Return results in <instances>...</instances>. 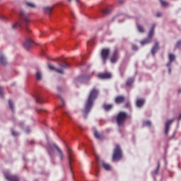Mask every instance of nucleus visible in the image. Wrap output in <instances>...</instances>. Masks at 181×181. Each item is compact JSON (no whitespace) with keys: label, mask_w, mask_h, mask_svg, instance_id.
Here are the masks:
<instances>
[{"label":"nucleus","mask_w":181,"mask_h":181,"mask_svg":"<svg viewBox=\"0 0 181 181\" xmlns=\"http://www.w3.org/2000/svg\"><path fill=\"white\" fill-rule=\"evenodd\" d=\"M98 95V90L96 88H93L90 91L88 98V100L86 103V105L84 106V109L83 110L85 117H86L87 115L91 110L93 103H94V100L97 98Z\"/></svg>","instance_id":"nucleus-1"},{"label":"nucleus","mask_w":181,"mask_h":181,"mask_svg":"<svg viewBox=\"0 0 181 181\" xmlns=\"http://www.w3.org/2000/svg\"><path fill=\"white\" fill-rule=\"evenodd\" d=\"M20 16H21L20 21L15 23L13 25V28L16 29L18 27L22 28L23 26H24L27 31H30L28 28V24L30 21L29 16L25 14L24 13V11H21V13H20Z\"/></svg>","instance_id":"nucleus-2"},{"label":"nucleus","mask_w":181,"mask_h":181,"mask_svg":"<svg viewBox=\"0 0 181 181\" xmlns=\"http://www.w3.org/2000/svg\"><path fill=\"white\" fill-rule=\"evenodd\" d=\"M122 156H123V154H122L121 147L119 144H117L114 149L112 159L113 160H120V159H122Z\"/></svg>","instance_id":"nucleus-3"},{"label":"nucleus","mask_w":181,"mask_h":181,"mask_svg":"<svg viewBox=\"0 0 181 181\" xmlns=\"http://www.w3.org/2000/svg\"><path fill=\"white\" fill-rule=\"evenodd\" d=\"M59 66L60 67H62V69H57L55 67H54L52 65H49L48 67L51 69V70H54L56 71L57 73L59 74H64V71L63 70V69H67L70 66V64L66 63V62H63L62 63H59Z\"/></svg>","instance_id":"nucleus-4"},{"label":"nucleus","mask_w":181,"mask_h":181,"mask_svg":"<svg viewBox=\"0 0 181 181\" xmlns=\"http://www.w3.org/2000/svg\"><path fill=\"white\" fill-rule=\"evenodd\" d=\"M53 146L55 148V149H57V152H58V155H59V157L60 158V160H64V153L63 151L59 148V147L56 145V144H54L53 146H51L48 150V152L50 155V156H53L54 155V148H53Z\"/></svg>","instance_id":"nucleus-5"},{"label":"nucleus","mask_w":181,"mask_h":181,"mask_svg":"<svg viewBox=\"0 0 181 181\" xmlns=\"http://www.w3.org/2000/svg\"><path fill=\"white\" fill-rule=\"evenodd\" d=\"M156 27V24H153V25H151V29H150V32H148V37L146 39L143 40V41L140 42L141 43V45H144L151 42Z\"/></svg>","instance_id":"nucleus-6"},{"label":"nucleus","mask_w":181,"mask_h":181,"mask_svg":"<svg viewBox=\"0 0 181 181\" xmlns=\"http://www.w3.org/2000/svg\"><path fill=\"white\" fill-rule=\"evenodd\" d=\"M127 118V114L124 112H120L117 117V122L118 126L121 127L124 124Z\"/></svg>","instance_id":"nucleus-7"},{"label":"nucleus","mask_w":181,"mask_h":181,"mask_svg":"<svg viewBox=\"0 0 181 181\" xmlns=\"http://www.w3.org/2000/svg\"><path fill=\"white\" fill-rule=\"evenodd\" d=\"M4 176L6 180H8V181H20V178L18 176L15 175H11L8 172H5Z\"/></svg>","instance_id":"nucleus-8"},{"label":"nucleus","mask_w":181,"mask_h":181,"mask_svg":"<svg viewBox=\"0 0 181 181\" xmlns=\"http://www.w3.org/2000/svg\"><path fill=\"white\" fill-rule=\"evenodd\" d=\"M110 49H103L101 52V57L105 64H106V61L110 55Z\"/></svg>","instance_id":"nucleus-9"},{"label":"nucleus","mask_w":181,"mask_h":181,"mask_svg":"<svg viewBox=\"0 0 181 181\" xmlns=\"http://www.w3.org/2000/svg\"><path fill=\"white\" fill-rule=\"evenodd\" d=\"M119 59V49L117 47H115L114 49V52L112 53V57H111V62L115 63Z\"/></svg>","instance_id":"nucleus-10"},{"label":"nucleus","mask_w":181,"mask_h":181,"mask_svg":"<svg viewBox=\"0 0 181 181\" xmlns=\"http://www.w3.org/2000/svg\"><path fill=\"white\" fill-rule=\"evenodd\" d=\"M98 77L101 79H109L112 78V74L108 72L100 73L98 74Z\"/></svg>","instance_id":"nucleus-11"},{"label":"nucleus","mask_w":181,"mask_h":181,"mask_svg":"<svg viewBox=\"0 0 181 181\" xmlns=\"http://www.w3.org/2000/svg\"><path fill=\"white\" fill-rule=\"evenodd\" d=\"M174 122V119H168L167 120V122H165V135H168V132H169V129H170V126L171 125V124Z\"/></svg>","instance_id":"nucleus-12"},{"label":"nucleus","mask_w":181,"mask_h":181,"mask_svg":"<svg viewBox=\"0 0 181 181\" xmlns=\"http://www.w3.org/2000/svg\"><path fill=\"white\" fill-rule=\"evenodd\" d=\"M125 100H126L125 97H124V96H122V95H118V96H117V97L115 98V103H116L117 104L123 103L125 102Z\"/></svg>","instance_id":"nucleus-13"},{"label":"nucleus","mask_w":181,"mask_h":181,"mask_svg":"<svg viewBox=\"0 0 181 181\" xmlns=\"http://www.w3.org/2000/svg\"><path fill=\"white\" fill-rule=\"evenodd\" d=\"M168 59L170 60V62L167 63L166 64L167 67H170L171 66L172 62L175 60V56L173 54H170L168 55Z\"/></svg>","instance_id":"nucleus-14"},{"label":"nucleus","mask_w":181,"mask_h":181,"mask_svg":"<svg viewBox=\"0 0 181 181\" xmlns=\"http://www.w3.org/2000/svg\"><path fill=\"white\" fill-rule=\"evenodd\" d=\"M33 42L30 38H28L24 42V47L26 49H29L33 46Z\"/></svg>","instance_id":"nucleus-15"},{"label":"nucleus","mask_w":181,"mask_h":181,"mask_svg":"<svg viewBox=\"0 0 181 181\" xmlns=\"http://www.w3.org/2000/svg\"><path fill=\"white\" fill-rule=\"evenodd\" d=\"M158 49H159V43L158 42H156V45H154V47H153V49H151V54L154 55Z\"/></svg>","instance_id":"nucleus-16"},{"label":"nucleus","mask_w":181,"mask_h":181,"mask_svg":"<svg viewBox=\"0 0 181 181\" xmlns=\"http://www.w3.org/2000/svg\"><path fill=\"white\" fill-rule=\"evenodd\" d=\"M145 104L144 99H138L136 101V106L138 107H141Z\"/></svg>","instance_id":"nucleus-17"},{"label":"nucleus","mask_w":181,"mask_h":181,"mask_svg":"<svg viewBox=\"0 0 181 181\" xmlns=\"http://www.w3.org/2000/svg\"><path fill=\"white\" fill-rule=\"evenodd\" d=\"M87 79H88L86 76H80L76 80V82L78 83H84Z\"/></svg>","instance_id":"nucleus-18"},{"label":"nucleus","mask_w":181,"mask_h":181,"mask_svg":"<svg viewBox=\"0 0 181 181\" xmlns=\"http://www.w3.org/2000/svg\"><path fill=\"white\" fill-rule=\"evenodd\" d=\"M43 10L46 13L50 15L52 13V11L53 10V7L46 6L44 7Z\"/></svg>","instance_id":"nucleus-19"},{"label":"nucleus","mask_w":181,"mask_h":181,"mask_svg":"<svg viewBox=\"0 0 181 181\" xmlns=\"http://www.w3.org/2000/svg\"><path fill=\"white\" fill-rule=\"evenodd\" d=\"M0 63L3 66H5L7 64L6 58L2 54H0Z\"/></svg>","instance_id":"nucleus-20"},{"label":"nucleus","mask_w":181,"mask_h":181,"mask_svg":"<svg viewBox=\"0 0 181 181\" xmlns=\"http://www.w3.org/2000/svg\"><path fill=\"white\" fill-rule=\"evenodd\" d=\"M35 100H36V102L38 103H43V100L41 96L37 95L35 96Z\"/></svg>","instance_id":"nucleus-21"},{"label":"nucleus","mask_w":181,"mask_h":181,"mask_svg":"<svg viewBox=\"0 0 181 181\" xmlns=\"http://www.w3.org/2000/svg\"><path fill=\"white\" fill-rule=\"evenodd\" d=\"M103 166L105 169V170H110V169H111L110 165L107 163H103Z\"/></svg>","instance_id":"nucleus-22"},{"label":"nucleus","mask_w":181,"mask_h":181,"mask_svg":"<svg viewBox=\"0 0 181 181\" xmlns=\"http://www.w3.org/2000/svg\"><path fill=\"white\" fill-rule=\"evenodd\" d=\"M134 81L133 78H129L127 81V86H130Z\"/></svg>","instance_id":"nucleus-23"},{"label":"nucleus","mask_w":181,"mask_h":181,"mask_svg":"<svg viewBox=\"0 0 181 181\" xmlns=\"http://www.w3.org/2000/svg\"><path fill=\"white\" fill-rule=\"evenodd\" d=\"M137 28H138V30L141 33L145 32L144 28L141 25H137Z\"/></svg>","instance_id":"nucleus-24"},{"label":"nucleus","mask_w":181,"mask_h":181,"mask_svg":"<svg viewBox=\"0 0 181 181\" xmlns=\"http://www.w3.org/2000/svg\"><path fill=\"white\" fill-rule=\"evenodd\" d=\"M102 13L105 15H108L111 13V10L107 9V8H105L102 11Z\"/></svg>","instance_id":"nucleus-25"},{"label":"nucleus","mask_w":181,"mask_h":181,"mask_svg":"<svg viewBox=\"0 0 181 181\" xmlns=\"http://www.w3.org/2000/svg\"><path fill=\"white\" fill-rule=\"evenodd\" d=\"M112 108V105H104V109L107 111H109Z\"/></svg>","instance_id":"nucleus-26"},{"label":"nucleus","mask_w":181,"mask_h":181,"mask_svg":"<svg viewBox=\"0 0 181 181\" xmlns=\"http://www.w3.org/2000/svg\"><path fill=\"white\" fill-rule=\"evenodd\" d=\"M160 168V163H158V164L157 165V169L156 170H154V172H153V173H154V175H157L159 172Z\"/></svg>","instance_id":"nucleus-27"},{"label":"nucleus","mask_w":181,"mask_h":181,"mask_svg":"<svg viewBox=\"0 0 181 181\" xmlns=\"http://www.w3.org/2000/svg\"><path fill=\"white\" fill-rule=\"evenodd\" d=\"M8 105L10 108L13 111L14 110L13 103L11 100H8Z\"/></svg>","instance_id":"nucleus-28"},{"label":"nucleus","mask_w":181,"mask_h":181,"mask_svg":"<svg viewBox=\"0 0 181 181\" xmlns=\"http://www.w3.org/2000/svg\"><path fill=\"white\" fill-rule=\"evenodd\" d=\"M94 136H95V138H97V139H100V138H101V136L100 135V134L97 131H95L94 132Z\"/></svg>","instance_id":"nucleus-29"},{"label":"nucleus","mask_w":181,"mask_h":181,"mask_svg":"<svg viewBox=\"0 0 181 181\" xmlns=\"http://www.w3.org/2000/svg\"><path fill=\"white\" fill-rule=\"evenodd\" d=\"M26 5H27L28 7L32 8H35V5L33 4V3L27 2V3H26Z\"/></svg>","instance_id":"nucleus-30"},{"label":"nucleus","mask_w":181,"mask_h":181,"mask_svg":"<svg viewBox=\"0 0 181 181\" xmlns=\"http://www.w3.org/2000/svg\"><path fill=\"white\" fill-rule=\"evenodd\" d=\"M36 78L37 80H40L42 78V74L40 71H37L36 74Z\"/></svg>","instance_id":"nucleus-31"},{"label":"nucleus","mask_w":181,"mask_h":181,"mask_svg":"<svg viewBox=\"0 0 181 181\" xmlns=\"http://www.w3.org/2000/svg\"><path fill=\"white\" fill-rule=\"evenodd\" d=\"M160 2H161V6L165 7L168 6V3L166 1H164L163 0H160Z\"/></svg>","instance_id":"nucleus-32"},{"label":"nucleus","mask_w":181,"mask_h":181,"mask_svg":"<svg viewBox=\"0 0 181 181\" xmlns=\"http://www.w3.org/2000/svg\"><path fill=\"white\" fill-rule=\"evenodd\" d=\"M68 152H69V162H71V149L68 148Z\"/></svg>","instance_id":"nucleus-33"},{"label":"nucleus","mask_w":181,"mask_h":181,"mask_svg":"<svg viewBox=\"0 0 181 181\" xmlns=\"http://www.w3.org/2000/svg\"><path fill=\"white\" fill-rule=\"evenodd\" d=\"M144 125H146V126H151V122L150 121H146V122H144Z\"/></svg>","instance_id":"nucleus-34"},{"label":"nucleus","mask_w":181,"mask_h":181,"mask_svg":"<svg viewBox=\"0 0 181 181\" xmlns=\"http://www.w3.org/2000/svg\"><path fill=\"white\" fill-rule=\"evenodd\" d=\"M130 107H131V104L129 102L127 103L126 105H125V107L129 108Z\"/></svg>","instance_id":"nucleus-35"},{"label":"nucleus","mask_w":181,"mask_h":181,"mask_svg":"<svg viewBox=\"0 0 181 181\" xmlns=\"http://www.w3.org/2000/svg\"><path fill=\"white\" fill-rule=\"evenodd\" d=\"M2 91H3V88L0 87V96H1V97H3V93H2Z\"/></svg>","instance_id":"nucleus-36"},{"label":"nucleus","mask_w":181,"mask_h":181,"mask_svg":"<svg viewBox=\"0 0 181 181\" xmlns=\"http://www.w3.org/2000/svg\"><path fill=\"white\" fill-rule=\"evenodd\" d=\"M177 47H180L181 45V40L177 42V44L175 45Z\"/></svg>","instance_id":"nucleus-37"},{"label":"nucleus","mask_w":181,"mask_h":181,"mask_svg":"<svg viewBox=\"0 0 181 181\" xmlns=\"http://www.w3.org/2000/svg\"><path fill=\"white\" fill-rule=\"evenodd\" d=\"M12 135L13 136H16L17 135H18V134H17V132H12Z\"/></svg>","instance_id":"nucleus-38"},{"label":"nucleus","mask_w":181,"mask_h":181,"mask_svg":"<svg viewBox=\"0 0 181 181\" xmlns=\"http://www.w3.org/2000/svg\"><path fill=\"white\" fill-rule=\"evenodd\" d=\"M133 49L137 50L138 47L136 45H133Z\"/></svg>","instance_id":"nucleus-39"},{"label":"nucleus","mask_w":181,"mask_h":181,"mask_svg":"<svg viewBox=\"0 0 181 181\" xmlns=\"http://www.w3.org/2000/svg\"><path fill=\"white\" fill-rule=\"evenodd\" d=\"M161 16H162V14L160 13H157V17H161Z\"/></svg>","instance_id":"nucleus-40"},{"label":"nucleus","mask_w":181,"mask_h":181,"mask_svg":"<svg viewBox=\"0 0 181 181\" xmlns=\"http://www.w3.org/2000/svg\"><path fill=\"white\" fill-rule=\"evenodd\" d=\"M171 71H172V69L170 68V67H168V73H171Z\"/></svg>","instance_id":"nucleus-41"},{"label":"nucleus","mask_w":181,"mask_h":181,"mask_svg":"<svg viewBox=\"0 0 181 181\" xmlns=\"http://www.w3.org/2000/svg\"><path fill=\"white\" fill-rule=\"evenodd\" d=\"M57 90H58L59 92H61V91H62L61 87L58 86V87H57Z\"/></svg>","instance_id":"nucleus-42"},{"label":"nucleus","mask_w":181,"mask_h":181,"mask_svg":"<svg viewBox=\"0 0 181 181\" xmlns=\"http://www.w3.org/2000/svg\"><path fill=\"white\" fill-rule=\"evenodd\" d=\"M71 15L73 18H75V16H74V12H71Z\"/></svg>","instance_id":"nucleus-43"},{"label":"nucleus","mask_w":181,"mask_h":181,"mask_svg":"<svg viewBox=\"0 0 181 181\" xmlns=\"http://www.w3.org/2000/svg\"><path fill=\"white\" fill-rule=\"evenodd\" d=\"M72 0H69V2H71ZM78 3L79 2V0H76Z\"/></svg>","instance_id":"nucleus-44"},{"label":"nucleus","mask_w":181,"mask_h":181,"mask_svg":"<svg viewBox=\"0 0 181 181\" xmlns=\"http://www.w3.org/2000/svg\"><path fill=\"white\" fill-rule=\"evenodd\" d=\"M181 119V114L180 115V117H178V120Z\"/></svg>","instance_id":"nucleus-45"},{"label":"nucleus","mask_w":181,"mask_h":181,"mask_svg":"<svg viewBox=\"0 0 181 181\" xmlns=\"http://www.w3.org/2000/svg\"><path fill=\"white\" fill-rule=\"evenodd\" d=\"M23 122H21V123H20V124H19V125H20L21 127H22V126H23Z\"/></svg>","instance_id":"nucleus-46"},{"label":"nucleus","mask_w":181,"mask_h":181,"mask_svg":"<svg viewBox=\"0 0 181 181\" xmlns=\"http://www.w3.org/2000/svg\"><path fill=\"white\" fill-rule=\"evenodd\" d=\"M62 103H63V105H64V100H63V99L62 98Z\"/></svg>","instance_id":"nucleus-47"},{"label":"nucleus","mask_w":181,"mask_h":181,"mask_svg":"<svg viewBox=\"0 0 181 181\" xmlns=\"http://www.w3.org/2000/svg\"><path fill=\"white\" fill-rule=\"evenodd\" d=\"M119 3L122 4V3H123V1H121V0H120V1H119Z\"/></svg>","instance_id":"nucleus-48"},{"label":"nucleus","mask_w":181,"mask_h":181,"mask_svg":"<svg viewBox=\"0 0 181 181\" xmlns=\"http://www.w3.org/2000/svg\"><path fill=\"white\" fill-rule=\"evenodd\" d=\"M181 92V90H178V93H180Z\"/></svg>","instance_id":"nucleus-49"},{"label":"nucleus","mask_w":181,"mask_h":181,"mask_svg":"<svg viewBox=\"0 0 181 181\" xmlns=\"http://www.w3.org/2000/svg\"><path fill=\"white\" fill-rule=\"evenodd\" d=\"M88 44L90 43V42H88Z\"/></svg>","instance_id":"nucleus-50"}]
</instances>
